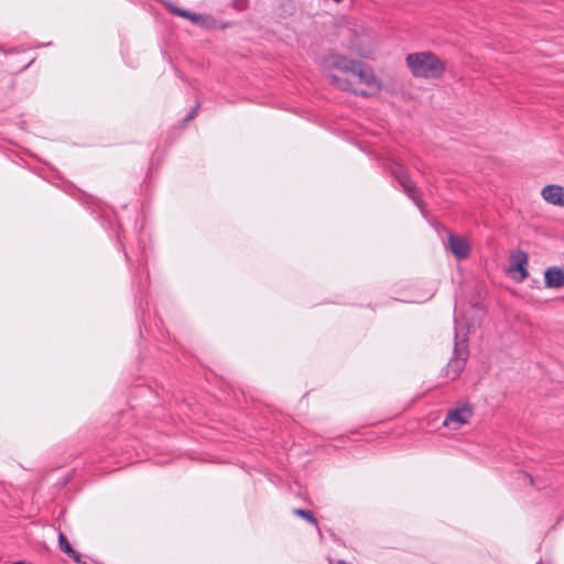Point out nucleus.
I'll return each mask as SVG.
<instances>
[{
  "mask_svg": "<svg viewBox=\"0 0 564 564\" xmlns=\"http://www.w3.org/2000/svg\"><path fill=\"white\" fill-rule=\"evenodd\" d=\"M390 172L403 192L408 195V197L415 204L417 208L422 209L423 200L421 198L420 192L417 191L415 184L404 167L401 164L393 162L390 165Z\"/></svg>",
  "mask_w": 564,
  "mask_h": 564,
  "instance_id": "nucleus-3",
  "label": "nucleus"
},
{
  "mask_svg": "<svg viewBox=\"0 0 564 564\" xmlns=\"http://www.w3.org/2000/svg\"><path fill=\"white\" fill-rule=\"evenodd\" d=\"M405 61L415 77L436 79L445 70L444 62L432 52L410 53Z\"/></svg>",
  "mask_w": 564,
  "mask_h": 564,
  "instance_id": "nucleus-2",
  "label": "nucleus"
},
{
  "mask_svg": "<svg viewBox=\"0 0 564 564\" xmlns=\"http://www.w3.org/2000/svg\"><path fill=\"white\" fill-rule=\"evenodd\" d=\"M293 513L295 516L301 517V518L305 519L306 521L317 525V521L311 511L304 510V509H294Z\"/></svg>",
  "mask_w": 564,
  "mask_h": 564,
  "instance_id": "nucleus-12",
  "label": "nucleus"
},
{
  "mask_svg": "<svg viewBox=\"0 0 564 564\" xmlns=\"http://www.w3.org/2000/svg\"><path fill=\"white\" fill-rule=\"evenodd\" d=\"M517 480L523 486H533L534 485L533 477L525 471H518Z\"/></svg>",
  "mask_w": 564,
  "mask_h": 564,
  "instance_id": "nucleus-13",
  "label": "nucleus"
},
{
  "mask_svg": "<svg viewBox=\"0 0 564 564\" xmlns=\"http://www.w3.org/2000/svg\"><path fill=\"white\" fill-rule=\"evenodd\" d=\"M323 72L336 88L368 97L381 85L373 70L364 62L329 52L321 61Z\"/></svg>",
  "mask_w": 564,
  "mask_h": 564,
  "instance_id": "nucleus-1",
  "label": "nucleus"
},
{
  "mask_svg": "<svg viewBox=\"0 0 564 564\" xmlns=\"http://www.w3.org/2000/svg\"><path fill=\"white\" fill-rule=\"evenodd\" d=\"M542 197L553 205L564 207V187L561 185H546L542 192Z\"/></svg>",
  "mask_w": 564,
  "mask_h": 564,
  "instance_id": "nucleus-8",
  "label": "nucleus"
},
{
  "mask_svg": "<svg viewBox=\"0 0 564 564\" xmlns=\"http://www.w3.org/2000/svg\"><path fill=\"white\" fill-rule=\"evenodd\" d=\"M200 107V104L199 102H196V105L191 109V111L186 115L185 117V121H191L193 119H195V117L197 116L198 113V109Z\"/></svg>",
  "mask_w": 564,
  "mask_h": 564,
  "instance_id": "nucleus-16",
  "label": "nucleus"
},
{
  "mask_svg": "<svg viewBox=\"0 0 564 564\" xmlns=\"http://www.w3.org/2000/svg\"><path fill=\"white\" fill-rule=\"evenodd\" d=\"M448 248L459 260L466 259L470 252V246L467 239L453 234H449L448 236Z\"/></svg>",
  "mask_w": 564,
  "mask_h": 564,
  "instance_id": "nucleus-7",
  "label": "nucleus"
},
{
  "mask_svg": "<svg viewBox=\"0 0 564 564\" xmlns=\"http://www.w3.org/2000/svg\"><path fill=\"white\" fill-rule=\"evenodd\" d=\"M188 20L194 22L195 24L204 25L206 21L208 20L207 15L191 12Z\"/></svg>",
  "mask_w": 564,
  "mask_h": 564,
  "instance_id": "nucleus-15",
  "label": "nucleus"
},
{
  "mask_svg": "<svg viewBox=\"0 0 564 564\" xmlns=\"http://www.w3.org/2000/svg\"><path fill=\"white\" fill-rule=\"evenodd\" d=\"M474 415V408L470 403L465 402L448 410L443 425L451 430H458L467 424Z\"/></svg>",
  "mask_w": 564,
  "mask_h": 564,
  "instance_id": "nucleus-4",
  "label": "nucleus"
},
{
  "mask_svg": "<svg viewBox=\"0 0 564 564\" xmlns=\"http://www.w3.org/2000/svg\"><path fill=\"white\" fill-rule=\"evenodd\" d=\"M58 544H59V549L64 553H66L75 562L80 563V555L75 550H73L67 538L63 533H59V535H58Z\"/></svg>",
  "mask_w": 564,
  "mask_h": 564,
  "instance_id": "nucleus-10",
  "label": "nucleus"
},
{
  "mask_svg": "<svg viewBox=\"0 0 564 564\" xmlns=\"http://www.w3.org/2000/svg\"><path fill=\"white\" fill-rule=\"evenodd\" d=\"M352 32H354L352 28H350V26H349V25H347V24L341 25V26L339 28V34H346V33H347V34H348V33L350 34V33H352Z\"/></svg>",
  "mask_w": 564,
  "mask_h": 564,
  "instance_id": "nucleus-17",
  "label": "nucleus"
},
{
  "mask_svg": "<svg viewBox=\"0 0 564 564\" xmlns=\"http://www.w3.org/2000/svg\"><path fill=\"white\" fill-rule=\"evenodd\" d=\"M455 356L449 360L445 369V376L455 380L463 371L467 359V347L465 344H456Z\"/></svg>",
  "mask_w": 564,
  "mask_h": 564,
  "instance_id": "nucleus-6",
  "label": "nucleus"
},
{
  "mask_svg": "<svg viewBox=\"0 0 564 564\" xmlns=\"http://www.w3.org/2000/svg\"><path fill=\"white\" fill-rule=\"evenodd\" d=\"M188 20L194 22L195 24L204 25L206 21L208 20L207 15L191 12Z\"/></svg>",
  "mask_w": 564,
  "mask_h": 564,
  "instance_id": "nucleus-14",
  "label": "nucleus"
},
{
  "mask_svg": "<svg viewBox=\"0 0 564 564\" xmlns=\"http://www.w3.org/2000/svg\"><path fill=\"white\" fill-rule=\"evenodd\" d=\"M510 265L507 270L508 274L517 282L524 281L529 273L527 265L529 263V257L527 252L522 250H513L509 256Z\"/></svg>",
  "mask_w": 564,
  "mask_h": 564,
  "instance_id": "nucleus-5",
  "label": "nucleus"
},
{
  "mask_svg": "<svg viewBox=\"0 0 564 564\" xmlns=\"http://www.w3.org/2000/svg\"><path fill=\"white\" fill-rule=\"evenodd\" d=\"M164 6L169 10V12H171L177 17L185 18V19L189 18L191 11H188V10L178 8L171 2H164Z\"/></svg>",
  "mask_w": 564,
  "mask_h": 564,
  "instance_id": "nucleus-11",
  "label": "nucleus"
},
{
  "mask_svg": "<svg viewBox=\"0 0 564 564\" xmlns=\"http://www.w3.org/2000/svg\"><path fill=\"white\" fill-rule=\"evenodd\" d=\"M356 45H357V42L355 40H350L349 43H348L349 47H354Z\"/></svg>",
  "mask_w": 564,
  "mask_h": 564,
  "instance_id": "nucleus-18",
  "label": "nucleus"
},
{
  "mask_svg": "<svg viewBox=\"0 0 564 564\" xmlns=\"http://www.w3.org/2000/svg\"><path fill=\"white\" fill-rule=\"evenodd\" d=\"M544 283L549 289H560L564 286V269L560 267H550L544 272Z\"/></svg>",
  "mask_w": 564,
  "mask_h": 564,
  "instance_id": "nucleus-9",
  "label": "nucleus"
}]
</instances>
